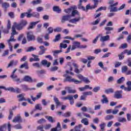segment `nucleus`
Here are the masks:
<instances>
[{"mask_svg":"<svg viewBox=\"0 0 131 131\" xmlns=\"http://www.w3.org/2000/svg\"><path fill=\"white\" fill-rule=\"evenodd\" d=\"M16 28L14 26V25L12 26V33L11 34L13 35H16V34H17V31H16Z\"/></svg>","mask_w":131,"mask_h":131,"instance_id":"nucleus-36","label":"nucleus"},{"mask_svg":"<svg viewBox=\"0 0 131 131\" xmlns=\"http://www.w3.org/2000/svg\"><path fill=\"white\" fill-rule=\"evenodd\" d=\"M127 48V44L126 43L122 44L119 47V49H126Z\"/></svg>","mask_w":131,"mask_h":131,"instance_id":"nucleus-61","label":"nucleus"},{"mask_svg":"<svg viewBox=\"0 0 131 131\" xmlns=\"http://www.w3.org/2000/svg\"><path fill=\"white\" fill-rule=\"evenodd\" d=\"M123 53H121L120 54H119L118 56L119 57V60H123L124 59V56H123Z\"/></svg>","mask_w":131,"mask_h":131,"instance_id":"nucleus-63","label":"nucleus"},{"mask_svg":"<svg viewBox=\"0 0 131 131\" xmlns=\"http://www.w3.org/2000/svg\"><path fill=\"white\" fill-rule=\"evenodd\" d=\"M32 56L33 57L35 62H39L40 61V59L38 58V55H36L35 54H32Z\"/></svg>","mask_w":131,"mask_h":131,"instance_id":"nucleus-38","label":"nucleus"},{"mask_svg":"<svg viewBox=\"0 0 131 131\" xmlns=\"http://www.w3.org/2000/svg\"><path fill=\"white\" fill-rule=\"evenodd\" d=\"M78 15L79 16V17H80L79 16V12H78V11L77 10H73L72 12V16H73V17H74V16H75V15Z\"/></svg>","mask_w":131,"mask_h":131,"instance_id":"nucleus-41","label":"nucleus"},{"mask_svg":"<svg viewBox=\"0 0 131 131\" xmlns=\"http://www.w3.org/2000/svg\"><path fill=\"white\" fill-rule=\"evenodd\" d=\"M10 77L12 79L13 81L18 82L19 83H21L22 82L21 79L18 78L17 75H10Z\"/></svg>","mask_w":131,"mask_h":131,"instance_id":"nucleus-10","label":"nucleus"},{"mask_svg":"<svg viewBox=\"0 0 131 131\" xmlns=\"http://www.w3.org/2000/svg\"><path fill=\"white\" fill-rule=\"evenodd\" d=\"M100 86H97L94 88L93 89V91L94 92V93H98V92H99V91H100Z\"/></svg>","mask_w":131,"mask_h":131,"instance_id":"nucleus-58","label":"nucleus"},{"mask_svg":"<svg viewBox=\"0 0 131 131\" xmlns=\"http://www.w3.org/2000/svg\"><path fill=\"white\" fill-rule=\"evenodd\" d=\"M13 127H14V128H16V129H22V126H21L20 124H16L15 125H14Z\"/></svg>","mask_w":131,"mask_h":131,"instance_id":"nucleus-56","label":"nucleus"},{"mask_svg":"<svg viewBox=\"0 0 131 131\" xmlns=\"http://www.w3.org/2000/svg\"><path fill=\"white\" fill-rule=\"evenodd\" d=\"M101 21V19L98 18L95 21H93L92 23V25H97V24H99V23Z\"/></svg>","mask_w":131,"mask_h":131,"instance_id":"nucleus-55","label":"nucleus"},{"mask_svg":"<svg viewBox=\"0 0 131 131\" xmlns=\"http://www.w3.org/2000/svg\"><path fill=\"white\" fill-rule=\"evenodd\" d=\"M63 77H66V79L64 80V82L66 81H68L69 82H74L75 84H80L82 82L81 81H79L78 80H76L74 78H72L71 76L67 75V74H65L63 75Z\"/></svg>","mask_w":131,"mask_h":131,"instance_id":"nucleus-3","label":"nucleus"},{"mask_svg":"<svg viewBox=\"0 0 131 131\" xmlns=\"http://www.w3.org/2000/svg\"><path fill=\"white\" fill-rule=\"evenodd\" d=\"M94 5H92L88 4L86 6V10H93V9H96L97 7H98V5L99 4V1L98 0H93Z\"/></svg>","mask_w":131,"mask_h":131,"instance_id":"nucleus-6","label":"nucleus"},{"mask_svg":"<svg viewBox=\"0 0 131 131\" xmlns=\"http://www.w3.org/2000/svg\"><path fill=\"white\" fill-rule=\"evenodd\" d=\"M46 121H47L46 120V119L43 118H41L38 121H37V123H39V124H41L42 123H44L45 122H46Z\"/></svg>","mask_w":131,"mask_h":131,"instance_id":"nucleus-53","label":"nucleus"},{"mask_svg":"<svg viewBox=\"0 0 131 131\" xmlns=\"http://www.w3.org/2000/svg\"><path fill=\"white\" fill-rule=\"evenodd\" d=\"M72 45L71 51H74L75 49H79L80 48V42L74 41L73 42Z\"/></svg>","mask_w":131,"mask_h":131,"instance_id":"nucleus-9","label":"nucleus"},{"mask_svg":"<svg viewBox=\"0 0 131 131\" xmlns=\"http://www.w3.org/2000/svg\"><path fill=\"white\" fill-rule=\"evenodd\" d=\"M40 50H41L40 51L38 52V55H43L45 54L46 51H47V48L43 46H41L39 47Z\"/></svg>","mask_w":131,"mask_h":131,"instance_id":"nucleus-15","label":"nucleus"},{"mask_svg":"<svg viewBox=\"0 0 131 131\" xmlns=\"http://www.w3.org/2000/svg\"><path fill=\"white\" fill-rule=\"evenodd\" d=\"M39 23V21L31 22L30 23V26H29V27H28V29H33V28H34V26H35V25H36V24H38V23Z\"/></svg>","mask_w":131,"mask_h":131,"instance_id":"nucleus-17","label":"nucleus"},{"mask_svg":"<svg viewBox=\"0 0 131 131\" xmlns=\"http://www.w3.org/2000/svg\"><path fill=\"white\" fill-rule=\"evenodd\" d=\"M64 117H70L71 116V112H68L62 115Z\"/></svg>","mask_w":131,"mask_h":131,"instance_id":"nucleus-42","label":"nucleus"},{"mask_svg":"<svg viewBox=\"0 0 131 131\" xmlns=\"http://www.w3.org/2000/svg\"><path fill=\"white\" fill-rule=\"evenodd\" d=\"M26 34L28 41H35V40H36V37H35L33 32H27Z\"/></svg>","mask_w":131,"mask_h":131,"instance_id":"nucleus-5","label":"nucleus"},{"mask_svg":"<svg viewBox=\"0 0 131 131\" xmlns=\"http://www.w3.org/2000/svg\"><path fill=\"white\" fill-rule=\"evenodd\" d=\"M71 18V15H64L62 16L61 22V23H65L66 21H69L70 23H73L74 24H76V22H79L81 18L78 17V18H75L69 20Z\"/></svg>","mask_w":131,"mask_h":131,"instance_id":"nucleus-1","label":"nucleus"},{"mask_svg":"<svg viewBox=\"0 0 131 131\" xmlns=\"http://www.w3.org/2000/svg\"><path fill=\"white\" fill-rule=\"evenodd\" d=\"M114 118V116L112 115H107L105 117V119L106 120H111V119H113V118Z\"/></svg>","mask_w":131,"mask_h":131,"instance_id":"nucleus-39","label":"nucleus"},{"mask_svg":"<svg viewBox=\"0 0 131 131\" xmlns=\"http://www.w3.org/2000/svg\"><path fill=\"white\" fill-rule=\"evenodd\" d=\"M32 17L38 18H39V13H38V12H33Z\"/></svg>","mask_w":131,"mask_h":131,"instance_id":"nucleus-50","label":"nucleus"},{"mask_svg":"<svg viewBox=\"0 0 131 131\" xmlns=\"http://www.w3.org/2000/svg\"><path fill=\"white\" fill-rule=\"evenodd\" d=\"M126 84L127 85V88L125 87L124 85H121L120 86V89L121 90H124L126 92H130L131 91V81H128L126 82Z\"/></svg>","mask_w":131,"mask_h":131,"instance_id":"nucleus-8","label":"nucleus"},{"mask_svg":"<svg viewBox=\"0 0 131 131\" xmlns=\"http://www.w3.org/2000/svg\"><path fill=\"white\" fill-rule=\"evenodd\" d=\"M21 81H26L27 82H35L36 81V79H32V78L29 76H25L24 78L21 79Z\"/></svg>","mask_w":131,"mask_h":131,"instance_id":"nucleus-7","label":"nucleus"},{"mask_svg":"<svg viewBox=\"0 0 131 131\" xmlns=\"http://www.w3.org/2000/svg\"><path fill=\"white\" fill-rule=\"evenodd\" d=\"M13 116H14V113L12 110H9V115L8 116L9 120H11L13 118Z\"/></svg>","mask_w":131,"mask_h":131,"instance_id":"nucleus-29","label":"nucleus"},{"mask_svg":"<svg viewBox=\"0 0 131 131\" xmlns=\"http://www.w3.org/2000/svg\"><path fill=\"white\" fill-rule=\"evenodd\" d=\"M101 102L102 104H108L109 100H108L107 98H104L101 100Z\"/></svg>","mask_w":131,"mask_h":131,"instance_id":"nucleus-47","label":"nucleus"},{"mask_svg":"<svg viewBox=\"0 0 131 131\" xmlns=\"http://www.w3.org/2000/svg\"><path fill=\"white\" fill-rule=\"evenodd\" d=\"M12 122H22V117L20 114L16 116L12 120Z\"/></svg>","mask_w":131,"mask_h":131,"instance_id":"nucleus-12","label":"nucleus"},{"mask_svg":"<svg viewBox=\"0 0 131 131\" xmlns=\"http://www.w3.org/2000/svg\"><path fill=\"white\" fill-rule=\"evenodd\" d=\"M36 50V48H33V47L31 46L28 48V49L26 50L27 52H32V51H35Z\"/></svg>","mask_w":131,"mask_h":131,"instance_id":"nucleus-40","label":"nucleus"},{"mask_svg":"<svg viewBox=\"0 0 131 131\" xmlns=\"http://www.w3.org/2000/svg\"><path fill=\"white\" fill-rule=\"evenodd\" d=\"M79 37H82V35L81 34H77L75 36H74V37L72 39V40H74V39L76 38H79Z\"/></svg>","mask_w":131,"mask_h":131,"instance_id":"nucleus-62","label":"nucleus"},{"mask_svg":"<svg viewBox=\"0 0 131 131\" xmlns=\"http://www.w3.org/2000/svg\"><path fill=\"white\" fill-rule=\"evenodd\" d=\"M122 90L117 91L115 93L114 98L116 99H121L122 98Z\"/></svg>","mask_w":131,"mask_h":131,"instance_id":"nucleus-11","label":"nucleus"},{"mask_svg":"<svg viewBox=\"0 0 131 131\" xmlns=\"http://www.w3.org/2000/svg\"><path fill=\"white\" fill-rule=\"evenodd\" d=\"M19 68H25V69H29V67H28V63H27V61L25 62L24 64L20 65Z\"/></svg>","mask_w":131,"mask_h":131,"instance_id":"nucleus-25","label":"nucleus"},{"mask_svg":"<svg viewBox=\"0 0 131 131\" xmlns=\"http://www.w3.org/2000/svg\"><path fill=\"white\" fill-rule=\"evenodd\" d=\"M35 110H39V111H41L42 110V106L40 104H37L35 106Z\"/></svg>","mask_w":131,"mask_h":131,"instance_id":"nucleus-27","label":"nucleus"},{"mask_svg":"<svg viewBox=\"0 0 131 131\" xmlns=\"http://www.w3.org/2000/svg\"><path fill=\"white\" fill-rule=\"evenodd\" d=\"M46 119H47L49 122H51V123H53V122H56V120L53 118V117L52 116H46Z\"/></svg>","mask_w":131,"mask_h":131,"instance_id":"nucleus-23","label":"nucleus"},{"mask_svg":"<svg viewBox=\"0 0 131 131\" xmlns=\"http://www.w3.org/2000/svg\"><path fill=\"white\" fill-rule=\"evenodd\" d=\"M108 4L110 5L108 9L110 10V12H117L118 11L117 7H116L118 5V2L114 3V0H110Z\"/></svg>","mask_w":131,"mask_h":131,"instance_id":"nucleus-4","label":"nucleus"},{"mask_svg":"<svg viewBox=\"0 0 131 131\" xmlns=\"http://www.w3.org/2000/svg\"><path fill=\"white\" fill-rule=\"evenodd\" d=\"M62 51L60 49V50H55L52 51L53 53V56H56V55H58V54H60V53H62Z\"/></svg>","mask_w":131,"mask_h":131,"instance_id":"nucleus-43","label":"nucleus"},{"mask_svg":"<svg viewBox=\"0 0 131 131\" xmlns=\"http://www.w3.org/2000/svg\"><path fill=\"white\" fill-rule=\"evenodd\" d=\"M13 26L16 28L17 30H22L23 27L20 25V24H17V23H14Z\"/></svg>","mask_w":131,"mask_h":131,"instance_id":"nucleus-20","label":"nucleus"},{"mask_svg":"<svg viewBox=\"0 0 131 131\" xmlns=\"http://www.w3.org/2000/svg\"><path fill=\"white\" fill-rule=\"evenodd\" d=\"M17 98H19L18 100L19 102H21V101H26V100L25 99V98H24V94H23L17 95Z\"/></svg>","mask_w":131,"mask_h":131,"instance_id":"nucleus-24","label":"nucleus"},{"mask_svg":"<svg viewBox=\"0 0 131 131\" xmlns=\"http://www.w3.org/2000/svg\"><path fill=\"white\" fill-rule=\"evenodd\" d=\"M60 39H61V34H58L55 36V38L53 40V41L56 42L57 41H59Z\"/></svg>","mask_w":131,"mask_h":131,"instance_id":"nucleus-33","label":"nucleus"},{"mask_svg":"<svg viewBox=\"0 0 131 131\" xmlns=\"http://www.w3.org/2000/svg\"><path fill=\"white\" fill-rule=\"evenodd\" d=\"M83 95H84L86 97V96H92L93 95V92L91 91L85 92L82 93Z\"/></svg>","mask_w":131,"mask_h":131,"instance_id":"nucleus-48","label":"nucleus"},{"mask_svg":"<svg viewBox=\"0 0 131 131\" xmlns=\"http://www.w3.org/2000/svg\"><path fill=\"white\" fill-rule=\"evenodd\" d=\"M105 125H106V124L105 123H103L99 125V126L100 127L101 130L102 131L104 130Z\"/></svg>","mask_w":131,"mask_h":131,"instance_id":"nucleus-57","label":"nucleus"},{"mask_svg":"<svg viewBox=\"0 0 131 131\" xmlns=\"http://www.w3.org/2000/svg\"><path fill=\"white\" fill-rule=\"evenodd\" d=\"M118 121L119 122H126V119L125 118H119Z\"/></svg>","mask_w":131,"mask_h":131,"instance_id":"nucleus-52","label":"nucleus"},{"mask_svg":"<svg viewBox=\"0 0 131 131\" xmlns=\"http://www.w3.org/2000/svg\"><path fill=\"white\" fill-rule=\"evenodd\" d=\"M105 94H110V93H114V90L112 88H110L105 90Z\"/></svg>","mask_w":131,"mask_h":131,"instance_id":"nucleus-35","label":"nucleus"},{"mask_svg":"<svg viewBox=\"0 0 131 131\" xmlns=\"http://www.w3.org/2000/svg\"><path fill=\"white\" fill-rule=\"evenodd\" d=\"M5 91H9V92H12V93H14L15 89L13 87H9L8 88L5 89Z\"/></svg>","mask_w":131,"mask_h":131,"instance_id":"nucleus-49","label":"nucleus"},{"mask_svg":"<svg viewBox=\"0 0 131 131\" xmlns=\"http://www.w3.org/2000/svg\"><path fill=\"white\" fill-rule=\"evenodd\" d=\"M81 123H83L84 125H89V120L88 118H84L81 121Z\"/></svg>","mask_w":131,"mask_h":131,"instance_id":"nucleus-26","label":"nucleus"},{"mask_svg":"<svg viewBox=\"0 0 131 131\" xmlns=\"http://www.w3.org/2000/svg\"><path fill=\"white\" fill-rule=\"evenodd\" d=\"M60 50H62V49H66V48H67V44H63L62 43H61L60 44Z\"/></svg>","mask_w":131,"mask_h":131,"instance_id":"nucleus-59","label":"nucleus"},{"mask_svg":"<svg viewBox=\"0 0 131 131\" xmlns=\"http://www.w3.org/2000/svg\"><path fill=\"white\" fill-rule=\"evenodd\" d=\"M125 80V78H124V77H122L120 79L117 80V83L120 84L121 83H123V81H124Z\"/></svg>","mask_w":131,"mask_h":131,"instance_id":"nucleus-31","label":"nucleus"},{"mask_svg":"<svg viewBox=\"0 0 131 131\" xmlns=\"http://www.w3.org/2000/svg\"><path fill=\"white\" fill-rule=\"evenodd\" d=\"M99 37H100L99 40L101 42H105V41H108V40H110V36H109L108 35L106 36H103L102 34H99L93 40V43H97L98 39H99Z\"/></svg>","mask_w":131,"mask_h":131,"instance_id":"nucleus-2","label":"nucleus"},{"mask_svg":"<svg viewBox=\"0 0 131 131\" xmlns=\"http://www.w3.org/2000/svg\"><path fill=\"white\" fill-rule=\"evenodd\" d=\"M14 35L11 34V36H10V39L7 40L9 41H16V39L14 38Z\"/></svg>","mask_w":131,"mask_h":131,"instance_id":"nucleus-64","label":"nucleus"},{"mask_svg":"<svg viewBox=\"0 0 131 131\" xmlns=\"http://www.w3.org/2000/svg\"><path fill=\"white\" fill-rule=\"evenodd\" d=\"M82 2H80L79 1V5L78 6V8L79 9H81V10H82L83 11H85V8H84V7L82 6Z\"/></svg>","mask_w":131,"mask_h":131,"instance_id":"nucleus-44","label":"nucleus"},{"mask_svg":"<svg viewBox=\"0 0 131 131\" xmlns=\"http://www.w3.org/2000/svg\"><path fill=\"white\" fill-rule=\"evenodd\" d=\"M11 41H9L7 40V42L8 43L9 48L10 50V52H13V46H12Z\"/></svg>","mask_w":131,"mask_h":131,"instance_id":"nucleus-45","label":"nucleus"},{"mask_svg":"<svg viewBox=\"0 0 131 131\" xmlns=\"http://www.w3.org/2000/svg\"><path fill=\"white\" fill-rule=\"evenodd\" d=\"M41 64L43 65V66H46L47 67H50L51 66V62H48V61L47 60H43L41 61Z\"/></svg>","mask_w":131,"mask_h":131,"instance_id":"nucleus-21","label":"nucleus"},{"mask_svg":"<svg viewBox=\"0 0 131 131\" xmlns=\"http://www.w3.org/2000/svg\"><path fill=\"white\" fill-rule=\"evenodd\" d=\"M53 10L54 12H56L57 13H60V12H61V9H60L59 6H54Z\"/></svg>","mask_w":131,"mask_h":131,"instance_id":"nucleus-34","label":"nucleus"},{"mask_svg":"<svg viewBox=\"0 0 131 131\" xmlns=\"http://www.w3.org/2000/svg\"><path fill=\"white\" fill-rule=\"evenodd\" d=\"M61 124H60V122H58L57 126L52 128L51 131H61Z\"/></svg>","mask_w":131,"mask_h":131,"instance_id":"nucleus-19","label":"nucleus"},{"mask_svg":"<svg viewBox=\"0 0 131 131\" xmlns=\"http://www.w3.org/2000/svg\"><path fill=\"white\" fill-rule=\"evenodd\" d=\"M128 70V67L127 66H123L121 68V72L122 73H126Z\"/></svg>","mask_w":131,"mask_h":131,"instance_id":"nucleus-28","label":"nucleus"},{"mask_svg":"<svg viewBox=\"0 0 131 131\" xmlns=\"http://www.w3.org/2000/svg\"><path fill=\"white\" fill-rule=\"evenodd\" d=\"M54 32H61L62 31V28L57 27L54 29Z\"/></svg>","mask_w":131,"mask_h":131,"instance_id":"nucleus-54","label":"nucleus"},{"mask_svg":"<svg viewBox=\"0 0 131 131\" xmlns=\"http://www.w3.org/2000/svg\"><path fill=\"white\" fill-rule=\"evenodd\" d=\"M37 130H40V131H45L43 130V125H40L37 127L36 128Z\"/></svg>","mask_w":131,"mask_h":131,"instance_id":"nucleus-51","label":"nucleus"},{"mask_svg":"<svg viewBox=\"0 0 131 131\" xmlns=\"http://www.w3.org/2000/svg\"><path fill=\"white\" fill-rule=\"evenodd\" d=\"M41 0H36V1H33L31 2V4H32L33 5H38L39 4H41Z\"/></svg>","mask_w":131,"mask_h":131,"instance_id":"nucleus-37","label":"nucleus"},{"mask_svg":"<svg viewBox=\"0 0 131 131\" xmlns=\"http://www.w3.org/2000/svg\"><path fill=\"white\" fill-rule=\"evenodd\" d=\"M53 100L56 104V108H58L59 106H60L61 105V102L59 101V99L57 98L55 96H53Z\"/></svg>","mask_w":131,"mask_h":131,"instance_id":"nucleus-16","label":"nucleus"},{"mask_svg":"<svg viewBox=\"0 0 131 131\" xmlns=\"http://www.w3.org/2000/svg\"><path fill=\"white\" fill-rule=\"evenodd\" d=\"M21 89L23 91H25V92H27V91H29V88H28V86L26 84H22L21 85Z\"/></svg>","mask_w":131,"mask_h":131,"instance_id":"nucleus-32","label":"nucleus"},{"mask_svg":"<svg viewBox=\"0 0 131 131\" xmlns=\"http://www.w3.org/2000/svg\"><path fill=\"white\" fill-rule=\"evenodd\" d=\"M7 127V124H4L3 125L0 126V131H6L4 130V128H6Z\"/></svg>","mask_w":131,"mask_h":131,"instance_id":"nucleus-60","label":"nucleus"},{"mask_svg":"<svg viewBox=\"0 0 131 131\" xmlns=\"http://www.w3.org/2000/svg\"><path fill=\"white\" fill-rule=\"evenodd\" d=\"M18 64V60H12L10 61L9 63L8 64L7 68H10V67H13V66H16Z\"/></svg>","mask_w":131,"mask_h":131,"instance_id":"nucleus-13","label":"nucleus"},{"mask_svg":"<svg viewBox=\"0 0 131 131\" xmlns=\"http://www.w3.org/2000/svg\"><path fill=\"white\" fill-rule=\"evenodd\" d=\"M19 24L23 27V28H24V27L27 25L28 23L26 20H21Z\"/></svg>","mask_w":131,"mask_h":131,"instance_id":"nucleus-30","label":"nucleus"},{"mask_svg":"<svg viewBox=\"0 0 131 131\" xmlns=\"http://www.w3.org/2000/svg\"><path fill=\"white\" fill-rule=\"evenodd\" d=\"M33 67H35L36 68H40V64L38 62H35L32 63Z\"/></svg>","mask_w":131,"mask_h":131,"instance_id":"nucleus-46","label":"nucleus"},{"mask_svg":"<svg viewBox=\"0 0 131 131\" xmlns=\"http://www.w3.org/2000/svg\"><path fill=\"white\" fill-rule=\"evenodd\" d=\"M0 5H2V8H5V9H8L10 7V4L7 2H3V0H0Z\"/></svg>","mask_w":131,"mask_h":131,"instance_id":"nucleus-18","label":"nucleus"},{"mask_svg":"<svg viewBox=\"0 0 131 131\" xmlns=\"http://www.w3.org/2000/svg\"><path fill=\"white\" fill-rule=\"evenodd\" d=\"M64 89L68 91V94H75L76 93V90H73L71 87L66 86Z\"/></svg>","mask_w":131,"mask_h":131,"instance_id":"nucleus-14","label":"nucleus"},{"mask_svg":"<svg viewBox=\"0 0 131 131\" xmlns=\"http://www.w3.org/2000/svg\"><path fill=\"white\" fill-rule=\"evenodd\" d=\"M68 100H69L70 104L71 105L74 104V99H73V96L72 95L68 96Z\"/></svg>","mask_w":131,"mask_h":131,"instance_id":"nucleus-22","label":"nucleus"}]
</instances>
